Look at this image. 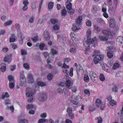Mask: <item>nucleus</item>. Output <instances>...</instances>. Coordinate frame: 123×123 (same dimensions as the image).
<instances>
[{"label": "nucleus", "mask_w": 123, "mask_h": 123, "mask_svg": "<svg viewBox=\"0 0 123 123\" xmlns=\"http://www.w3.org/2000/svg\"><path fill=\"white\" fill-rule=\"evenodd\" d=\"M53 74L52 73H51L49 74L47 76L48 79L50 80H52L53 78Z\"/></svg>", "instance_id": "nucleus-33"}, {"label": "nucleus", "mask_w": 123, "mask_h": 123, "mask_svg": "<svg viewBox=\"0 0 123 123\" xmlns=\"http://www.w3.org/2000/svg\"><path fill=\"white\" fill-rule=\"evenodd\" d=\"M6 67L5 66H2L0 68V70L2 72H4L6 71Z\"/></svg>", "instance_id": "nucleus-55"}, {"label": "nucleus", "mask_w": 123, "mask_h": 123, "mask_svg": "<svg viewBox=\"0 0 123 123\" xmlns=\"http://www.w3.org/2000/svg\"><path fill=\"white\" fill-rule=\"evenodd\" d=\"M74 96H73L72 97V100H71V101L74 104L77 105V102L76 101V99H74Z\"/></svg>", "instance_id": "nucleus-26"}, {"label": "nucleus", "mask_w": 123, "mask_h": 123, "mask_svg": "<svg viewBox=\"0 0 123 123\" xmlns=\"http://www.w3.org/2000/svg\"><path fill=\"white\" fill-rule=\"evenodd\" d=\"M104 66H103V69L105 71L107 72H108V69L106 68H107V66L106 64H104Z\"/></svg>", "instance_id": "nucleus-58"}, {"label": "nucleus", "mask_w": 123, "mask_h": 123, "mask_svg": "<svg viewBox=\"0 0 123 123\" xmlns=\"http://www.w3.org/2000/svg\"><path fill=\"white\" fill-rule=\"evenodd\" d=\"M96 120H97V123H101L102 122V118L100 117H98L97 118H95Z\"/></svg>", "instance_id": "nucleus-27"}, {"label": "nucleus", "mask_w": 123, "mask_h": 123, "mask_svg": "<svg viewBox=\"0 0 123 123\" xmlns=\"http://www.w3.org/2000/svg\"><path fill=\"white\" fill-rule=\"evenodd\" d=\"M67 11L65 8L63 9L61 11V15L63 16H65L67 13Z\"/></svg>", "instance_id": "nucleus-22"}, {"label": "nucleus", "mask_w": 123, "mask_h": 123, "mask_svg": "<svg viewBox=\"0 0 123 123\" xmlns=\"http://www.w3.org/2000/svg\"><path fill=\"white\" fill-rule=\"evenodd\" d=\"M108 58L110 59L112 57H113V55L112 53L110 52H108Z\"/></svg>", "instance_id": "nucleus-53"}, {"label": "nucleus", "mask_w": 123, "mask_h": 123, "mask_svg": "<svg viewBox=\"0 0 123 123\" xmlns=\"http://www.w3.org/2000/svg\"><path fill=\"white\" fill-rule=\"evenodd\" d=\"M86 24L87 26L90 27L92 25L91 22L89 20H87L86 22Z\"/></svg>", "instance_id": "nucleus-42"}, {"label": "nucleus", "mask_w": 123, "mask_h": 123, "mask_svg": "<svg viewBox=\"0 0 123 123\" xmlns=\"http://www.w3.org/2000/svg\"><path fill=\"white\" fill-rule=\"evenodd\" d=\"M11 56H7L5 57L4 61L6 62H8L10 63L11 62Z\"/></svg>", "instance_id": "nucleus-19"}, {"label": "nucleus", "mask_w": 123, "mask_h": 123, "mask_svg": "<svg viewBox=\"0 0 123 123\" xmlns=\"http://www.w3.org/2000/svg\"><path fill=\"white\" fill-rule=\"evenodd\" d=\"M24 67L27 70H28L29 69V65L28 63H25L24 64Z\"/></svg>", "instance_id": "nucleus-37"}, {"label": "nucleus", "mask_w": 123, "mask_h": 123, "mask_svg": "<svg viewBox=\"0 0 123 123\" xmlns=\"http://www.w3.org/2000/svg\"><path fill=\"white\" fill-rule=\"evenodd\" d=\"M75 66L77 68V74L78 76L80 74H82L83 73L82 67L80 66H78V64L75 63L74 64Z\"/></svg>", "instance_id": "nucleus-8"}, {"label": "nucleus", "mask_w": 123, "mask_h": 123, "mask_svg": "<svg viewBox=\"0 0 123 123\" xmlns=\"http://www.w3.org/2000/svg\"><path fill=\"white\" fill-rule=\"evenodd\" d=\"M100 80L102 81H103L105 79L104 75L103 74H101L100 76Z\"/></svg>", "instance_id": "nucleus-48"}, {"label": "nucleus", "mask_w": 123, "mask_h": 123, "mask_svg": "<svg viewBox=\"0 0 123 123\" xmlns=\"http://www.w3.org/2000/svg\"><path fill=\"white\" fill-rule=\"evenodd\" d=\"M108 45L109 46V45H111V44L112 45L111 46H110L109 47V49H112L113 47H114L113 45V43L112 42H111L110 41H108Z\"/></svg>", "instance_id": "nucleus-35"}, {"label": "nucleus", "mask_w": 123, "mask_h": 123, "mask_svg": "<svg viewBox=\"0 0 123 123\" xmlns=\"http://www.w3.org/2000/svg\"><path fill=\"white\" fill-rule=\"evenodd\" d=\"M102 33L105 35L106 37L103 36H99L98 37L99 38L102 40L107 41V39L108 31L107 30H103L102 31Z\"/></svg>", "instance_id": "nucleus-6"}, {"label": "nucleus", "mask_w": 123, "mask_h": 123, "mask_svg": "<svg viewBox=\"0 0 123 123\" xmlns=\"http://www.w3.org/2000/svg\"><path fill=\"white\" fill-rule=\"evenodd\" d=\"M57 92L59 93L62 94L63 93V90L62 88H59L57 89Z\"/></svg>", "instance_id": "nucleus-62"}, {"label": "nucleus", "mask_w": 123, "mask_h": 123, "mask_svg": "<svg viewBox=\"0 0 123 123\" xmlns=\"http://www.w3.org/2000/svg\"><path fill=\"white\" fill-rule=\"evenodd\" d=\"M82 18L81 16H79L76 20V22L78 25H79L82 21Z\"/></svg>", "instance_id": "nucleus-16"}, {"label": "nucleus", "mask_w": 123, "mask_h": 123, "mask_svg": "<svg viewBox=\"0 0 123 123\" xmlns=\"http://www.w3.org/2000/svg\"><path fill=\"white\" fill-rule=\"evenodd\" d=\"M51 52V53L53 55L56 54L57 53V51L54 49H52Z\"/></svg>", "instance_id": "nucleus-51"}, {"label": "nucleus", "mask_w": 123, "mask_h": 123, "mask_svg": "<svg viewBox=\"0 0 123 123\" xmlns=\"http://www.w3.org/2000/svg\"><path fill=\"white\" fill-rule=\"evenodd\" d=\"M95 104L96 108H99L101 110H103L105 105L104 104H103L102 103L100 99L99 98L97 99L96 100Z\"/></svg>", "instance_id": "nucleus-4"}, {"label": "nucleus", "mask_w": 123, "mask_h": 123, "mask_svg": "<svg viewBox=\"0 0 123 123\" xmlns=\"http://www.w3.org/2000/svg\"><path fill=\"white\" fill-rule=\"evenodd\" d=\"M84 93L88 95H89L90 94V92L89 90L88 89H86L84 91Z\"/></svg>", "instance_id": "nucleus-57"}, {"label": "nucleus", "mask_w": 123, "mask_h": 123, "mask_svg": "<svg viewBox=\"0 0 123 123\" xmlns=\"http://www.w3.org/2000/svg\"><path fill=\"white\" fill-rule=\"evenodd\" d=\"M12 23V20H10L8 21L5 23L4 25L5 27H7L9 26Z\"/></svg>", "instance_id": "nucleus-28"}, {"label": "nucleus", "mask_w": 123, "mask_h": 123, "mask_svg": "<svg viewBox=\"0 0 123 123\" xmlns=\"http://www.w3.org/2000/svg\"><path fill=\"white\" fill-rule=\"evenodd\" d=\"M22 115H20L18 119V123H28V120L25 119H22Z\"/></svg>", "instance_id": "nucleus-9"}, {"label": "nucleus", "mask_w": 123, "mask_h": 123, "mask_svg": "<svg viewBox=\"0 0 123 123\" xmlns=\"http://www.w3.org/2000/svg\"><path fill=\"white\" fill-rule=\"evenodd\" d=\"M53 6V3L52 2H50L48 5V8L50 9H52Z\"/></svg>", "instance_id": "nucleus-44"}, {"label": "nucleus", "mask_w": 123, "mask_h": 123, "mask_svg": "<svg viewBox=\"0 0 123 123\" xmlns=\"http://www.w3.org/2000/svg\"><path fill=\"white\" fill-rule=\"evenodd\" d=\"M73 68H70L69 73V75L71 77H72L73 76Z\"/></svg>", "instance_id": "nucleus-41"}, {"label": "nucleus", "mask_w": 123, "mask_h": 123, "mask_svg": "<svg viewBox=\"0 0 123 123\" xmlns=\"http://www.w3.org/2000/svg\"><path fill=\"white\" fill-rule=\"evenodd\" d=\"M9 96V95L7 92H5L4 94H3L2 96V99H4L5 97H8Z\"/></svg>", "instance_id": "nucleus-23"}, {"label": "nucleus", "mask_w": 123, "mask_h": 123, "mask_svg": "<svg viewBox=\"0 0 123 123\" xmlns=\"http://www.w3.org/2000/svg\"><path fill=\"white\" fill-rule=\"evenodd\" d=\"M120 65L118 63H115L114 64L113 67V69H116L119 67Z\"/></svg>", "instance_id": "nucleus-21"}, {"label": "nucleus", "mask_w": 123, "mask_h": 123, "mask_svg": "<svg viewBox=\"0 0 123 123\" xmlns=\"http://www.w3.org/2000/svg\"><path fill=\"white\" fill-rule=\"evenodd\" d=\"M28 82L31 83L33 82L34 80L32 75L31 74H29L28 75Z\"/></svg>", "instance_id": "nucleus-17"}, {"label": "nucleus", "mask_w": 123, "mask_h": 123, "mask_svg": "<svg viewBox=\"0 0 123 123\" xmlns=\"http://www.w3.org/2000/svg\"><path fill=\"white\" fill-rule=\"evenodd\" d=\"M44 37L45 39L46 40H49L50 39V37L49 35V33L47 31H46L44 32Z\"/></svg>", "instance_id": "nucleus-18"}, {"label": "nucleus", "mask_w": 123, "mask_h": 123, "mask_svg": "<svg viewBox=\"0 0 123 123\" xmlns=\"http://www.w3.org/2000/svg\"><path fill=\"white\" fill-rule=\"evenodd\" d=\"M96 109L93 107V106H92L90 107L89 109V111L91 112H92L95 110Z\"/></svg>", "instance_id": "nucleus-64"}, {"label": "nucleus", "mask_w": 123, "mask_h": 123, "mask_svg": "<svg viewBox=\"0 0 123 123\" xmlns=\"http://www.w3.org/2000/svg\"><path fill=\"white\" fill-rule=\"evenodd\" d=\"M72 107H69L67 109V112L68 113H72Z\"/></svg>", "instance_id": "nucleus-31"}, {"label": "nucleus", "mask_w": 123, "mask_h": 123, "mask_svg": "<svg viewBox=\"0 0 123 123\" xmlns=\"http://www.w3.org/2000/svg\"><path fill=\"white\" fill-rule=\"evenodd\" d=\"M25 81H21V84L22 86H25L26 84V79H25Z\"/></svg>", "instance_id": "nucleus-47"}, {"label": "nucleus", "mask_w": 123, "mask_h": 123, "mask_svg": "<svg viewBox=\"0 0 123 123\" xmlns=\"http://www.w3.org/2000/svg\"><path fill=\"white\" fill-rule=\"evenodd\" d=\"M116 36V33L113 31H108V38H112Z\"/></svg>", "instance_id": "nucleus-12"}, {"label": "nucleus", "mask_w": 123, "mask_h": 123, "mask_svg": "<svg viewBox=\"0 0 123 123\" xmlns=\"http://www.w3.org/2000/svg\"><path fill=\"white\" fill-rule=\"evenodd\" d=\"M69 66L66 64L65 63H64L63 65V66L62 67V68H64L66 69V68H69Z\"/></svg>", "instance_id": "nucleus-56"}, {"label": "nucleus", "mask_w": 123, "mask_h": 123, "mask_svg": "<svg viewBox=\"0 0 123 123\" xmlns=\"http://www.w3.org/2000/svg\"><path fill=\"white\" fill-rule=\"evenodd\" d=\"M26 95L28 98V101L29 102H31L33 101V99L32 95L35 92L33 89H31L30 88H28L26 89Z\"/></svg>", "instance_id": "nucleus-3"}, {"label": "nucleus", "mask_w": 123, "mask_h": 123, "mask_svg": "<svg viewBox=\"0 0 123 123\" xmlns=\"http://www.w3.org/2000/svg\"><path fill=\"white\" fill-rule=\"evenodd\" d=\"M38 37L37 36L31 38V39L34 42H36L38 40Z\"/></svg>", "instance_id": "nucleus-50"}, {"label": "nucleus", "mask_w": 123, "mask_h": 123, "mask_svg": "<svg viewBox=\"0 0 123 123\" xmlns=\"http://www.w3.org/2000/svg\"><path fill=\"white\" fill-rule=\"evenodd\" d=\"M123 40V37L121 36H119L117 38V40L118 42L121 43V40Z\"/></svg>", "instance_id": "nucleus-45"}, {"label": "nucleus", "mask_w": 123, "mask_h": 123, "mask_svg": "<svg viewBox=\"0 0 123 123\" xmlns=\"http://www.w3.org/2000/svg\"><path fill=\"white\" fill-rule=\"evenodd\" d=\"M106 5V4L105 3V5H104L103 6L102 8V11L103 12H104L103 14L104 16L106 18H108V15L105 12L106 11V8L104 7Z\"/></svg>", "instance_id": "nucleus-15"}, {"label": "nucleus", "mask_w": 123, "mask_h": 123, "mask_svg": "<svg viewBox=\"0 0 123 123\" xmlns=\"http://www.w3.org/2000/svg\"><path fill=\"white\" fill-rule=\"evenodd\" d=\"M61 25V24L60 23H59V24H56L54 25L53 27V29L55 30H58Z\"/></svg>", "instance_id": "nucleus-20"}, {"label": "nucleus", "mask_w": 123, "mask_h": 123, "mask_svg": "<svg viewBox=\"0 0 123 123\" xmlns=\"http://www.w3.org/2000/svg\"><path fill=\"white\" fill-rule=\"evenodd\" d=\"M66 8L68 9H71V8H72V5L71 4L70 2L68 3L67 5Z\"/></svg>", "instance_id": "nucleus-49"}, {"label": "nucleus", "mask_w": 123, "mask_h": 123, "mask_svg": "<svg viewBox=\"0 0 123 123\" xmlns=\"http://www.w3.org/2000/svg\"><path fill=\"white\" fill-rule=\"evenodd\" d=\"M35 18L33 17H31L29 20V22L30 23H33L34 22V20Z\"/></svg>", "instance_id": "nucleus-38"}, {"label": "nucleus", "mask_w": 123, "mask_h": 123, "mask_svg": "<svg viewBox=\"0 0 123 123\" xmlns=\"http://www.w3.org/2000/svg\"><path fill=\"white\" fill-rule=\"evenodd\" d=\"M51 23L54 25L56 24H59L60 22L56 18H52L50 20Z\"/></svg>", "instance_id": "nucleus-14"}, {"label": "nucleus", "mask_w": 123, "mask_h": 123, "mask_svg": "<svg viewBox=\"0 0 123 123\" xmlns=\"http://www.w3.org/2000/svg\"><path fill=\"white\" fill-rule=\"evenodd\" d=\"M45 121L44 119H41L38 121V123H43Z\"/></svg>", "instance_id": "nucleus-61"}, {"label": "nucleus", "mask_w": 123, "mask_h": 123, "mask_svg": "<svg viewBox=\"0 0 123 123\" xmlns=\"http://www.w3.org/2000/svg\"><path fill=\"white\" fill-rule=\"evenodd\" d=\"M117 102L114 100H111L110 102V104L112 106L116 104Z\"/></svg>", "instance_id": "nucleus-36"}, {"label": "nucleus", "mask_w": 123, "mask_h": 123, "mask_svg": "<svg viewBox=\"0 0 123 123\" xmlns=\"http://www.w3.org/2000/svg\"><path fill=\"white\" fill-rule=\"evenodd\" d=\"M75 35L72 32L71 33L70 36L73 41H74L75 40H76V38L75 37Z\"/></svg>", "instance_id": "nucleus-29"}, {"label": "nucleus", "mask_w": 123, "mask_h": 123, "mask_svg": "<svg viewBox=\"0 0 123 123\" xmlns=\"http://www.w3.org/2000/svg\"><path fill=\"white\" fill-rule=\"evenodd\" d=\"M109 25L110 27L112 28L115 26L116 23L114 19H111L110 21Z\"/></svg>", "instance_id": "nucleus-13"}, {"label": "nucleus", "mask_w": 123, "mask_h": 123, "mask_svg": "<svg viewBox=\"0 0 123 123\" xmlns=\"http://www.w3.org/2000/svg\"><path fill=\"white\" fill-rule=\"evenodd\" d=\"M38 85L40 86H45L46 85L45 83L41 81H38Z\"/></svg>", "instance_id": "nucleus-24"}, {"label": "nucleus", "mask_w": 123, "mask_h": 123, "mask_svg": "<svg viewBox=\"0 0 123 123\" xmlns=\"http://www.w3.org/2000/svg\"><path fill=\"white\" fill-rule=\"evenodd\" d=\"M66 85L67 87V88L68 89H71L69 86L73 85L72 81L70 80H67L66 81Z\"/></svg>", "instance_id": "nucleus-10"}, {"label": "nucleus", "mask_w": 123, "mask_h": 123, "mask_svg": "<svg viewBox=\"0 0 123 123\" xmlns=\"http://www.w3.org/2000/svg\"><path fill=\"white\" fill-rule=\"evenodd\" d=\"M63 91L65 94H67L68 95H70L69 91L66 89L64 88L63 89Z\"/></svg>", "instance_id": "nucleus-52"}, {"label": "nucleus", "mask_w": 123, "mask_h": 123, "mask_svg": "<svg viewBox=\"0 0 123 123\" xmlns=\"http://www.w3.org/2000/svg\"><path fill=\"white\" fill-rule=\"evenodd\" d=\"M40 116L42 118H45L46 117L47 114L46 113L44 112Z\"/></svg>", "instance_id": "nucleus-60"}, {"label": "nucleus", "mask_w": 123, "mask_h": 123, "mask_svg": "<svg viewBox=\"0 0 123 123\" xmlns=\"http://www.w3.org/2000/svg\"><path fill=\"white\" fill-rule=\"evenodd\" d=\"M93 31L95 33H98L100 30V28L97 25H94L93 26Z\"/></svg>", "instance_id": "nucleus-11"}, {"label": "nucleus", "mask_w": 123, "mask_h": 123, "mask_svg": "<svg viewBox=\"0 0 123 123\" xmlns=\"http://www.w3.org/2000/svg\"><path fill=\"white\" fill-rule=\"evenodd\" d=\"M20 77L21 78V81H25V79H26L23 74H20Z\"/></svg>", "instance_id": "nucleus-46"}, {"label": "nucleus", "mask_w": 123, "mask_h": 123, "mask_svg": "<svg viewBox=\"0 0 123 123\" xmlns=\"http://www.w3.org/2000/svg\"><path fill=\"white\" fill-rule=\"evenodd\" d=\"M68 13L70 14H73L74 12V10L73 9H72V8L71 9H68Z\"/></svg>", "instance_id": "nucleus-39"}, {"label": "nucleus", "mask_w": 123, "mask_h": 123, "mask_svg": "<svg viewBox=\"0 0 123 123\" xmlns=\"http://www.w3.org/2000/svg\"><path fill=\"white\" fill-rule=\"evenodd\" d=\"M34 107V105H33L29 104L27 105L26 106V108L28 109H30L33 108Z\"/></svg>", "instance_id": "nucleus-40"}, {"label": "nucleus", "mask_w": 123, "mask_h": 123, "mask_svg": "<svg viewBox=\"0 0 123 123\" xmlns=\"http://www.w3.org/2000/svg\"><path fill=\"white\" fill-rule=\"evenodd\" d=\"M90 75L92 80L94 82H96L97 79V77L94 71H91Z\"/></svg>", "instance_id": "nucleus-5"}, {"label": "nucleus", "mask_w": 123, "mask_h": 123, "mask_svg": "<svg viewBox=\"0 0 123 123\" xmlns=\"http://www.w3.org/2000/svg\"><path fill=\"white\" fill-rule=\"evenodd\" d=\"M45 46V44L44 43H41L39 45L40 48L41 50H42Z\"/></svg>", "instance_id": "nucleus-54"}, {"label": "nucleus", "mask_w": 123, "mask_h": 123, "mask_svg": "<svg viewBox=\"0 0 123 123\" xmlns=\"http://www.w3.org/2000/svg\"><path fill=\"white\" fill-rule=\"evenodd\" d=\"M91 34V31L90 29H88L86 32L87 38L84 40V45L85 47L90 48L92 47V45L93 44L94 48L96 47L95 45H97V42L96 37H95L93 39H91L90 36Z\"/></svg>", "instance_id": "nucleus-1"}, {"label": "nucleus", "mask_w": 123, "mask_h": 123, "mask_svg": "<svg viewBox=\"0 0 123 123\" xmlns=\"http://www.w3.org/2000/svg\"><path fill=\"white\" fill-rule=\"evenodd\" d=\"M43 55L46 58L49 57V55L47 52H45L43 53Z\"/></svg>", "instance_id": "nucleus-59"}, {"label": "nucleus", "mask_w": 123, "mask_h": 123, "mask_svg": "<svg viewBox=\"0 0 123 123\" xmlns=\"http://www.w3.org/2000/svg\"><path fill=\"white\" fill-rule=\"evenodd\" d=\"M15 38L14 35H11L10 37V41L11 42H14L15 41Z\"/></svg>", "instance_id": "nucleus-25"}, {"label": "nucleus", "mask_w": 123, "mask_h": 123, "mask_svg": "<svg viewBox=\"0 0 123 123\" xmlns=\"http://www.w3.org/2000/svg\"><path fill=\"white\" fill-rule=\"evenodd\" d=\"M73 30L74 31L77 30H79L80 28L79 27H77L75 24L73 25Z\"/></svg>", "instance_id": "nucleus-43"}, {"label": "nucleus", "mask_w": 123, "mask_h": 123, "mask_svg": "<svg viewBox=\"0 0 123 123\" xmlns=\"http://www.w3.org/2000/svg\"><path fill=\"white\" fill-rule=\"evenodd\" d=\"M14 86V84L13 83H9V86L10 88H13Z\"/></svg>", "instance_id": "nucleus-63"}, {"label": "nucleus", "mask_w": 123, "mask_h": 123, "mask_svg": "<svg viewBox=\"0 0 123 123\" xmlns=\"http://www.w3.org/2000/svg\"><path fill=\"white\" fill-rule=\"evenodd\" d=\"M84 80L86 82H88L89 81V77L88 76L86 75H85L84 78Z\"/></svg>", "instance_id": "nucleus-30"}, {"label": "nucleus", "mask_w": 123, "mask_h": 123, "mask_svg": "<svg viewBox=\"0 0 123 123\" xmlns=\"http://www.w3.org/2000/svg\"><path fill=\"white\" fill-rule=\"evenodd\" d=\"M94 55H92V56L94 57V62L95 64H97L98 63L99 61L103 60L104 56L100 54L99 51H94Z\"/></svg>", "instance_id": "nucleus-2"}, {"label": "nucleus", "mask_w": 123, "mask_h": 123, "mask_svg": "<svg viewBox=\"0 0 123 123\" xmlns=\"http://www.w3.org/2000/svg\"><path fill=\"white\" fill-rule=\"evenodd\" d=\"M47 94L46 92L40 94L39 96L38 100L41 101H43L46 100L47 98Z\"/></svg>", "instance_id": "nucleus-7"}, {"label": "nucleus", "mask_w": 123, "mask_h": 123, "mask_svg": "<svg viewBox=\"0 0 123 123\" xmlns=\"http://www.w3.org/2000/svg\"><path fill=\"white\" fill-rule=\"evenodd\" d=\"M97 11V7L95 6H92V11L94 13H95Z\"/></svg>", "instance_id": "nucleus-34"}, {"label": "nucleus", "mask_w": 123, "mask_h": 123, "mask_svg": "<svg viewBox=\"0 0 123 123\" xmlns=\"http://www.w3.org/2000/svg\"><path fill=\"white\" fill-rule=\"evenodd\" d=\"M113 87L112 88L113 91L115 92H117L118 88L116 85H112Z\"/></svg>", "instance_id": "nucleus-32"}]
</instances>
